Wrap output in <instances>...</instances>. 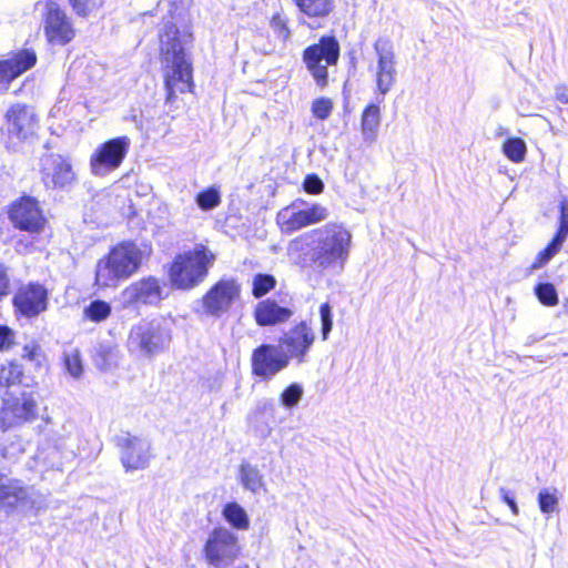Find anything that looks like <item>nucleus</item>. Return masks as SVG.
I'll list each match as a JSON object with an SVG mask.
<instances>
[{
    "mask_svg": "<svg viewBox=\"0 0 568 568\" xmlns=\"http://www.w3.org/2000/svg\"><path fill=\"white\" fill-rule=\"evenodd\" d=\"M352 234L342 224L327 223L294 239L290 247L304 264L326 270L343 264L349 254Z\"/></svg>",
    "mask_w": 568,
    "mask_h": 568,
    "instance_id": "1",
    "label": "nucleus"
},
{
    "mask_svg": "<svg viewBox=\"0 0 568 568\" xmlns=\"http://www.w3.org/2000/svg\"><path fill=\"white\" fill-rule=\"evenodd\" d=\"M162 55L164 63V85L166 102L172 103L176 93L191 92L193 88L192 64L180 40V31L174 23L165 26L162 36Z\"/></svg>",
    "mask_w": 568,
    "mask_h": 568,
    "instance_id": "2",
    "label": "nucleus"
},
{
    "mask_svg": "<svg viewBox=\"0 0 568 568\" xmlns=\"http://www.w3.org/2000/svg\"><path fill=\"white\" fill-rule=\"evenodd\" d=\"M215 258V254L202 243L176 254L168 271L172 287L181 291L195 288L205 281Z\"/></svg>",
    "mask_w": 568,
    "mask_h": 568,
    "instance_id": "3",
    "label": "nucleus"
},
{
    "mask_svg": "<svg viewBox=\"0 0 568 568\" xmlns=\"http://www.w3.org/2000/svg\"><path fill=\"white\" fill-rule=\"evenodd\" d=\"M141 262L142 252L134 243H121L97 263L95 284L99 287H114L135 273Z\"/></svg>",
    "mask_w": 568,
    "mask_h": 568,
    "instance_id": "4",
    "label": "nucleus"
},
{
    "mask_svg": "<svg viewBox=\"0 0 568 568\" xmlns=\"http://www.w3.org/2000/svg\"><path fill=\"white\" fill-rule=\"evenodd\" d=\"M339 51V43L334 36H323L317 43L308 45L303 51V61L320 88L327 85V68L337 63Z\"/></svg>",
    "mask_w": 568,
    "mask_h": 568,
    "instance_id": "5",
    "label": "nucleus"
},
{
    "mask_svg": "<svg viewBox=\"0 0 568 568\" xmlns=\"http://www.w3.org/2000/svg\"><path fill=\"white\" fill-rule=\"evenodd\" d=\"M170 329L158 321H141L133 325L128 337L130 352L151 357L162 352L170 343Z\"/></svg>",
    "mask_w": 568,
    "mask_h": 568,
    "instance_id": "6",
    "label": "nucleus"
},
{
    "mask_svg": "<svg viewBox=\"0 0 568 568\" xmlns=\"http://www.w3.org/2000/svg\"><path fill=\"white\" fill-rule=\"evenodd\" d=\"M114 444L125 473L146 469L154 457L151 442L146 438L122 433L114 437Z\"/></svg>",
    "mask_w": 568,
    "mask_h": 568,
    "instance_id": "7",
    "label": "nucleus"
},
{
    "mask_svg": "<svg viewBox=\"0 0 568 568\" xmlns=\"http://www.w3.org/2000/svg\"><path fill=\"white\" fill-rule=\"evenodd\" d=\"M328 216L329 211L326 206L317 202H306L302 199H296L278 213V217L283 220L287 232H295L321 223L327 220Z\"/></svg>",
    "mask_w": 568,
    "mask_h": 568,
    "instance_id": "8",
    "label": "nucleus"
},
{
    "mask_svg": "<svg viewBox=\"0 0 568 568\" xmlns=\"http://www.w3.org/2000/svg\"><path fill=\"white\" fill-rule=\"evenodd\" d=\"M37 395L33 390H23L3 399L0 410L2 429H8L32 422L37 417Z\"/></svg>",
    "mask_w": 568,
    "mask_h": 568,
    "instance_id": "9",
    "label": "nucleus"
},
{
    "mask_svg": "<svg viewBox=\"0 0 568 568\" xmlns=\"http://www.w3.org/2000/svg\"><path fill=\"white\" fill-rule=\"evenodd\" d=\"M126 135L110 139L102 143L91 155V171L95 176H105L116 170L130 149Z\"/></svg>",
    "mask_w": 568,
    "mask_h": 568,
    "instance_id": "10",
    "label": "nucleus"
},
{
    "mask_svg": "<svg viewBox=\"0 0 568 568\" xmlns=\"http://www.w3.org/2000/svg\"><path fill=\"white\" fill-rule=\"evenodd\" d=\"M239 550L237 537L226 528H214L203 548L205 560L215 568L233 562Z\"/></svg>",
    "mask_w": 568,
    "mask_h": 568,
    "instance_id": "11",
    "label": "nucleus"
},
{
    "mask_svg": "<svg viewBox=\"0 0 568 568\" xmlns=\"http://www.w3.org/2000/svg\"><path fill=\"white\" fill-rule=\"evenodd\" d=\"M377 57L375 68L376 90L385 97L397 81L396 54L394 44L388 38H378L374 43Z\"/></svg>",
    "mask_w": 568,
    "mask_h": 568,
    "instance_id": "12",
    "label": "nucleus"
},
{
    "mask_svg": "<svg viewBox=\"0 0 568 568\" xmlns=\"http://www.w3.org/2000/svg\"><path fill=\"white\" fill-rule=\"evenodd\" d=\"M43 6V27L48 41L53 45H64L74 37V29L64 10L53 0Z\"/></svg>",
    "mask_w": 568,
    "mask_h": 568,
    "instance_id": "13",
    "label": "nucleus"
},
{
    "mask_svg": "<svg viewBox=\"0 0 568 568\" xmlns=\"http://www.w3.org/2000/svg\"><path fill=\"white\" fill-rule=\"evenodd\" d=\"M241 286L234 278H221L202 297L205 314L220 317L239 298Z\"/></svg>",
    "mask_w": 568,
    "mask_h": 568,
    "instance_id": "14",
    "label": "nucleus"
},
{
    "mask_svg": "<svg viewBox=\"0 0 568 568\" xmlns=\"http://www.w3.org/2000/svg\"><path fill=\"white\" fill-rule=\"evenodd\" d=\"M290 357L280 345L262 344L252 354L253 374L263 379H270L286 368Z\"/></svg>",
    "mask_w": 568,
    "mask_h": 568,
    "instance_id": "15",
    "label": "nucleus"
},
{
    "mask_svg": "<svg viewBox=\"0 0 568 568\" xmlns=\"http://www.w3.org/2000/svg\"><path fill=\"white\" fill-rule=\"evenodd\" d=\"M41 174L48 190H63L75 181V173L69 160L55 153L41 158Z\"/></svg>",
    "mask_w": 568,
    "mask_h": 568,
    "instance_id": "16",
    "label": "nucleus"
},
{
    "mask_svg": "<svg viewBox=\"0 0 568 568\" xmlns=\"http://www.w3.org/2000/svg\"><path fill=\"white\" fill-rule=\"evenodd\" d=\"M315 341V333L307 322L302 321L291 327L280 338V346L290 359L303 363Z\"/></svg>",
    "mask_w": 568,
    "mask_h": 568,
    "instance_id": "17",
    "label": "nucleus"
},
{
    "mask_svg": "<svg viewBox=\"0 0 568 568\" xmlns=\"http://www.w3.org/2000/svg\"><path fill=\"white\" fill-rule=\"evenodd\" d=\"M9 219L17 229L31 233L41 231L45 222L38 201L31 196L16 201L9 211Z\"/></svg>",
    "mask_w": 568,
    "mask_h": 568,
    "instance_id": "18",
    "label": "nucleus"
},
{
    "mask_svg": "<svg viewBox=\"0 0 568 568\" xmlns=\"http://www.w3.org/2000/svg\"><path fill=\"white\" fill-rule=\"evenodd\" d=\"M4 119L8 134L20 141L32 136L38 128V121L32 108L23 103L11 105L7 110Z\"/></svg>",
    "mask_w": 568,
    "mask_h": 568,
    "instance_id": "19",
    "label": "nucleus"
},
{
    "mask_svg": "<svg viewBox=\"0 0 568 568\" xmlns=\"http://www.w3.org/2000/svg\"><path fill=\"white\" fill-rule=\"evenodd\" d=\"M12 303L21 315L34 317L47 310L48 292L43 285L30 283L17 292Z\"/></svg>",
    "mask_w": 568,
    "mask_h": 568,
    "instance_id": "20",
    "label": "nucleus"
},
{
    "mask_svg": "<svg viewBox=\"0 0 568 568\" xmlns=\"http://www.w3.org/2000/svg\"><path fill=\"white\" fill-rule=\"evenodd\" d=\"M122 296L124 303L130 305H155L164 298L163 287L159 278L154 276H148L132 283L123 291Z\"/></svg>",
    "mask_w": 568,
    "mask_h": 568,
    "instance_id": "21",
    "label": "nucleus"
},
{
    "mask_svg": "<svg viewBox=\"0 0 568 568\" xmlns=\"http://www.w3.org/2000/svg\"><path fill=\"white\" fill-rule=\"evenodd\" d=\"M37 63V54L31 49H22L11 58L0 60V93L9 90L10 83Z\"/></svg>",
    "mask_w": 568,
    "mask_h": 568,
    "instance_id": "22",
    "label": "nucleus"
},
{
    "mask_svg": "<svg viewBox=\"0 0 568 568\" xmlns=\"http://www.w3.org/2000/svg\"><path fill=\"white\" fill-rule=\"evenodd\" d=\"M294 315V310L280 304L275 298H265L260 301L253 311L255 323L261 327L276 326L286 323Z\"/></svg>",
    "mask_w": 568,
    "mask_h": 568,
    "instance_id": "23",
    "label": "nucleus"
},
{
    "mask_svg": "<svg viewBox=\"0 0 568 568\" xmlns=\"http://www.w3.org/2000/svg\"><path fill=\"white\" fill-rule=\"evenodd\" d=\"M28 497V489L20 480L0 476V510L12 514L19 505H26Z\"/></svg>",
    "mask_w": 568,
    "mask_h": 568,
    "instance_id": "24",
    "label": "nucleus"
},
{
    "mask_svg": "<svg viewBox=\"0 0 568 568\" xmlns=\"http://www.w3.org/2000/svg\"><path fill=\"white\" fill-rule=\"evenodd\" d=\"M384 97L376 98V102H372L365 106L361 116V130L363 141L372 144L376 141L377 132L381 125V108Z\"/></svg>",
    "mask_w": 568,
    "mask_h": 568,
    "instance_id": "25",
    "label": "nucleus"
},
{
    "mask_svg": "<svg viewBox=\"0 0 568 568\" xmlns=\"http://www.w3.org/2000/svg\"><path fill=\"white\" fill-rule=\"evenodd\" d=\"M240 481L244 489L258 494L264 488V479L260 469L246 462L240 466Z\"/></svg>",
    "mask_w": 568,
    "mask_h": 568,
    "instance_id": "26",
    "label": "nucleus"
},
{
    "mask_svg": "<svg viewBox=\"0 0 568 568\" xmlns=\"http://www.w3.org/2000/svg\"><path fill=\"white\" fill-rule=\"evenodd\" d=\"M276 405L273 399L264 398L260 400L254 409L253 418L262 420L265 425L261 427L260 433L262 437L270 436L272 428L271 423L275 422Z\"/></svg>",
    "mask_w": 568,
    "mask_h": 568,
    "instance_id": "27",
    "label": "nucleus"
},
{
    "mask_svg": "<svg viewBox=\"0 0 568 568\" xmlns=\"http://www.w3.org/2000/svg\"><path fill=\"white\" fill-rule=\"evenodd\" d=\"M298 10L310 18H323L331 13L333 0H293Z\"/></svg>",
    "mask_w": 568,
    "mask_h": 568,
    "instance_id": "28",
    "label": "nucleus"
},
{
    "mask_svg": "<svg viewBox=\"0 0 568 568\" xmlns=\"http://www.w3.org/2000/svg\"><path fill=\"white\" fill-rule=\"evenodd\" d=\"M224 519L235 529L244 530L250 526L245 509L237 503H227L222 510Z\"/></svg>",
    "mask_w": 568,
    "mask_h": 568,
    "instance_id": "29",
    "label": "nucleus"
},
{
    "mask_svg": "<svg viewBox=\"0 0 568 568\" xmlns=\"http://www.w3.org/2000/svg\"><path fill=\"white\" fill-rule=\"evenodd\" d=\"M503 153L509 161L514 163H520L526 158V142L518 136L508 138L503 143Z\"/></svg>",
    "mask_w": 568,
    "mask_h": 568,
    "instance_id": "30",
    "label": "nucleus"
},
{
    "mask_svg": "<svg viewBox=\"0 0 568 568\" xmlns=\"http://www.w3.org/2000/svg\"><path fill=\"white\" fill-rule=\"evenodd\" d=\"M277 281L268 273H256L252 278V295L260 300L276 287Z\"/></svg>",
    "mask_w": 568,
    "mask_h": 568,
    "instance_id": "31",
    "label": "nucleus"
},
{
    "mask_svg": "<svg viewBox=\"0 0 568 568\" xmlns=\"http://www.w3.org/2000/svg\"><path fill=\"white\" fill-rule=\"evenodd\" d=\"M110 303L103 300L91 301L83 310L84 317L94 323H101L111 315Z\"/></svg>",
    "mask_w": 568,
    "mask_h": 568,
    "instance_id": "32",
    "label": "nucleus"
},
{
    "mask_svg": "<svg viewBox=\"0 0 568 568\" xmlns=\"http://www.w3.org/2000/svg\"><path fill=\"white\" fill-rule=\"evenodd\" d=\"M539 510L544 515H550L558 510L559 497L558 489L555 487H547L539 490L537 496Z\"/></svg>",
    "mask_w": 568,
    "mask_h": 568,
    "instance_id": "33",
    "label": "nucleus"
},
{
    "mask_svg": "<svg viewBox=\"0 0 568 568\" xmlns=\"http://www.w3.org/2000/svg\"><path fill=\"white\" fill-rule=\"evenodd\" d=\"M195 203L202 211H212L221 203V192L215 185L209 186L195 195Z\"/></svg>",
    "mask_w": 568,
    "mask_h": 568,
    "instance_id": "34",
    "label": "nucleus"
},
{
    "mask_svg": "<svg viewBox=\"0 0 568 568\" xmlns=\"http://www.w3.org/2000/svg\"><path fill=\"white\" fill-rule=\"evenodd\" d=\"M562 244L564 243L561 241L552 236L547 246L537 254L535 261L530 265V270H538L548 264L551 258L560 251Z\"/></svg>",
    "mask_w": 568,
    "mask_h": 568,
    "instance_id": "35",
    "label": "nucleus"
},
{
    "mask_svg": "<svg viewBox=\"0 0 568 568\" xmlns=\"http://www.w3.org/2000/svg\"><path fill=\"white\" fill-rule=\"evenodd\" d=\"M538 301L545 306H556L559 303L558 293L552 283L540 282L534 288Z\"/></svg>",
    "mask_w": 568,
    "mask_h": 568,
    "instance_id": "36",
    "label": "nucleus"
},
{
    "mask_svg": "<svg viewBox=\"0 0 568 568\" xmlns=\"http://www.w3.org/2000/svg\"><path fill=\"white\" fill-rule=\"evenodd\" d=\"M22 377V366L18 363L11 362L8 366H3L0 369V386L9 387L11 385L20 384Z\"/></svg>",
    "mask_w": 568,
    "mask_h": 568,
    "instance_id": "37",
    "label": "nucleus"
},
{
    "mask_svg": "<svg viewBox=\"0 0 568 568\" xmlns=\"http://www.w3.org/2000/svg\"><path fill=\"white\" fill-rule=\"evenodd\" d=\"M303 394V387L297 383H293L282 392L280 396L281 405L287 409L294 408L298 405Z\"/></svg>",
    "mask_w": 568,
    "mask_h": 568,
    "instance_id": "38",
    "label": "nucleus"
},
{
    "mask_svg": "<svg viewBox=\"0 0 568 568\" xmlns=\"http://www.w3.org/2000/svg\"><path fill=\"white\" fill-rule=\"evenodd\" d=\"M113 347L109 343H99L94 347V364L99 369L105 371L112 359Z\"/></svg>",
    "mask_w": 568,
    "mask_h": 568,
    "instance_id": "39",
    "label": "nucleus"
},
{
    "mask_svg": "<svg viewBox=\"0 0 568 568\" xmlns=\"http://www.w3.org/2000/svg\"><path fill=\"white\" fill-rule=\"evenodd\" d=\"M74 13L85 18L94 10L99 9L104 0H68Z\"/></svg>",
    "mask_w": 568,
    "mask_h": 568,
    "instance_id": "40",
    "label": "nucleus"
},
{
    "mask_svg": "<svg viewBox=\"0 0 568 568\" xmlns=\"http://www.w3.org/2000/svg\"><path fill=\"white\" fill-rule=\"evenodd\" d=\"M554 237L562 243H565L568 237V199L560 201L558 227Z\"/></svg>",
    "mask_w": 568,
    "mask_h": 568,
    "instance_id": "41",
    "label": "nucleus"
},
{
    "mask_svg": "<svg viewBox=\"0 0 568 568\" xmlns=\"http://www.w3.org/2000/svg\"><path fill=\"white\" fill-rule=\"evenodd\" d=\"M320 316H321V334L323 341L328 338V335L333 328V313L332 307L328 303H323L320 306Z\"/></svg>",
    "mask_w": 568,
    "mask_h": 568,
    "instance_id": "42",
    "label": "nucleus"
},
{
    "mask_svg": "<svg viewBox=\"0 0 568 568\" xmlns=\"http://www.w3.org/2000/svg\"><path fill=\"white\" fill-rule=\"evenodd\" d=\"M333 110V103L327 98L315 99L312 103V112L318 120H326Z\"/></svg>",
    "mask_w": 568,
    "mask_h": 568,
    "instance_id": "43",
    "label": "nucleus"
},
{
    "mask_svg": "<svg viewBox=\"0 0 568 568\" xmlns=\"http://www.w3.org/2000/svg\"><path fill=\"white\" fill-rule=\"evenodd\" d=\"M64 365L67 372L74 378H79L82 375L83 366L80 355L77 352L64 355Z\"/></svg>",
    "mask_w": 568,
    "mask_h": 568,
    "instance_id": "44",
    "label": "nucleus"
},
{
    "mask_svg": "<svg viewBox=\"0 0 568 568\" xmlns=\"http://www.w3.org/2000/svg\"><path fill=\"white\" fill-rule=\"evenodd\" d=\"M21 356L23 359L34 365V367H40L43 359L40 346L33 343L23 346V353Z\"/></svg>",
    "mask_w": 568,
    "mask_h": 568,
    "instance_id": "45",
    "label": "nucleus"
},
{
    "mask_svg": "<svg viewBox=\"0 0 568 568\" xmlns=\"http://www.w3.org/2000/svg\"><path fill=\"white\" fill-rule=\"evenodd\" d=\"M271 28L276 37L283 42L286 41L291 36V31L287 28L286 21L281 14L273 16L271 20Z\"/></svg>",
    "mask_w": 568,
    "mask_h": 568,
    "instance_id": "46",
    "label": "nucleus"
},
{
    "mask_svg": "<svg viewBox=\"0 0 568 568\" xmlns=\"http://www.w3.org/2000/svg\"><path fill=\"white\" fill-rule=\"evenodd\" d=\"M303 189L306 193L320 194L324 190V182L317 174L311 173L305 176L303 181Z\"/></svg>",
    "mask_w": 568,
    "mask_h": 568,
    "instance_id": "47",
    "label": "nucleus"
},
{
    "mask_svg": "<svg viewBox=\"0 0 568 568\" xmlns=\"http://www.w3.org/2000/svg\"><path fill=\"white\" fill-rule=\"evenodd\" d=\"M499 497L511 510V513L517 516L519 514V507L517 505L515 495L505 487L499 488Z\"/></svg>",
    "mask_w": 568,
    "mask_h": 568,
    "instance_id": "48",
    "label": "nucleus"
},
{
    "mask_svg": "<svg viewBox=\"0 0 568 568\" xmlns=\"http://www.w3.org/2000/svg\"><path fill=\"white\" fill-rule=\"evenodd\" d=\"M13 343V331L6 325H0V351L8 349Z\"/></svg>",
    "mask_w": 568,
    "mask_h": 568,
    "instance_id": "49",
    "label": "nucleus"
},
{
    "mask_svg": "<svg viewBox=\"0 0 568 568\" xmlns=\"http://www.w3.org/2000/svg\"><path fill=\"white\" fill-rule=\"evenodd\" d=\"M10 280L7 267L0 263V301L9 294Z\"/></svg>",
    "mask_w": 568,
    "mask_h": 568,
    "instance_id": "50",
    "label": "nucleus"
},
{
    "mask_svg": "<svg viewBox=\"0 0 568 568\" xmlns=\"http://www.w3.org/2000/svg\"><path fill=\"white\" fill-rule=\"evenodd\" d=\"M556 99L560 103L567 104L568 103V93H567L566 89H557V91H556Z\"/></svg>",
    "mask_w": 568,
    "mask_h": 568,
    "instance_id": "51",
    "label": "nucleus"
},
{
    "mask_svg": "<svg viewBox=\"0 0 568 568\" xmlns=\"http://www.w3.org/2000/svg\"><path fill=\"white\" fill-rule=\"evenodd\" d=\"M1 456L3 458H8V448L7 447L1 448Z\"/></svg>",
    "mask_w": 568,
    "mask_h": 568,
    "instance_id": "52",
    "label": "nucleus"
},
{
    "mask_svg": "<svg viewBox=\"0 0 568 568\" xmlns=\"http://www.w3.org/2000/svg\"><path fill=\"white\" fill-rule=\"evenodd\" d=\"M504 132V128L503 126H499L498 128V134H501Z\"/></svg>",
    "mask_w": 568,
    "mask_h": 568,
    "instance_id": "53",
    "label": "nucleus"
},
{
    "mask_svg": "<svg viewBox=\"0 0 568 568\" xmlns=\"http://www.w3.org/2000/svg\"><path fill=\"white\" fill-rule=\"evenodd\" d=\"M237 568H250L248 565H242V566H239Z\"/></svg>",
    "mask_w": 568,
    "mask_h": 568,
    "instance_id": "54",
    "label": "nucleus"
}]
</instances>
